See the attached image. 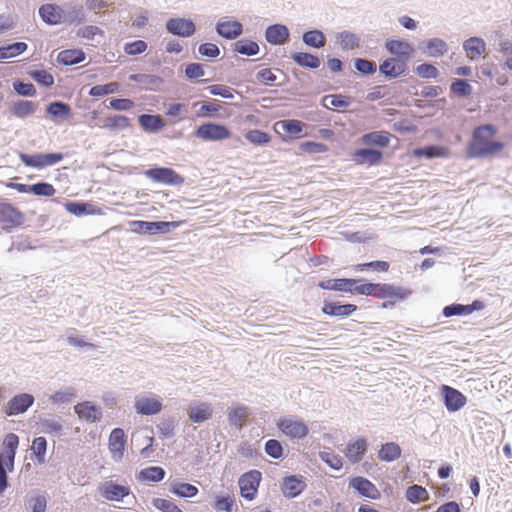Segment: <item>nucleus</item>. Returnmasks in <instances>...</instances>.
<instances>
[{
	"label": "nucleus",
	"mask_w": 512,
	"mask_h": 512,
	"mask_svg": "<svg viewBox=\"0 0 512 512\" xmlns=\"http://www.w3.org/2000/svg\"><path fill=\"white\" fill-rule=\"evenodd\" d=\"M444 397V403L448 411L456 412L465 406L467 399L457 389L448 385H443L441 388Z\"/></svg>",
	"instance_id": "obj_17"
},
{
	"label": "nucleus",
	"mask_w": 512,
	"mask_h": 512,
	"mask_svg": "<svg viewBox=\"0 0 512 512\" xmlns=\"http://www.w3.org/2000/svg\"><path fill=\"white\" fill-rule=\"evenodd\" d=\"M245 138L254 145H266L271 141L268 133L257 129L247 131Z\"/></svg>",
	"instance_id": "obj_53"
},
{
	"label": "nucleus",
	"mask_w": 512,
	"mask_h": 512,
	"mask_svg": "<svg viewBox=\"0 0 512 512\" xmlns=\"http://www.w3.org/2000/svg\"><path fill=\"white\" fill-rule=\"evenodd\" d=\"M182 222L181 221H157V222H148L142 220H134L130 222V230L133 233L137 234H157V233H167L170 228L178 227Z\"/></svg>",
	"instance_id": "obj_6"
},
{
	"label": "nucleus",
	"mask_w": 512,
	"mask_h": 512,
	"mask_svg": "<svg viewBox=\"0 0 512 512\" xmlns=\"http://www.w3.org/2000/svg\"><path fill=\"white\" fill-rule=\"evenodd\" d=\"M35 111V104L31 101L21 100L13 104L11 112L13 115L23 118Z\"/></svg>",
	"instance_id": "obj_47"
},
{
	"label": "nucleus",
	"mask_w": 512,
	"mask_h": 512,
	"mask_svg": "<svg viewBox=\"0 0 512 512\" xmlns=\"http://www.w3.org/2000/svg\"><path fill=\"white\" fill-rule=\"evenodd\" d=\"M134 407L138 414L155 415L162 410V401L155 395H143L136 398Z\"/></svg>",
	"instance_id": "obj_14"
},
{
	"label": "nucleus",
	"mask_w": 512,
	"mask_h": 512,
	"mask_svg": "<svg viewBox=\"0 0 512 512\" xmlns=\"http://www.w3.org/2000/svg\"><path fill=\"white\" fill-rule=\"evenodd\" d=\"M306 488V484L302 476H288L284 478L282 484V492L288 498L298 496Z\"/></svg>",
	"instance_id": "obj_26"
},
{
	"label": "nucleus",
	"mask_w": 512,
	"mask_h": 512,
	"mask_svg": "<svg viewBox=\"0 0 512 512\" xmlns=\"http://www.w3.org/2000/svg\"><path fill=\"white\" fill-rule=\"evenodd\" d=\"M101 496L108 501H121L131 492L127 485H120L113 481H105L99 486Z\"/></svg>",
	"instance_id": "obj_15"
},
{
	"label": "nucleus",
	"mask_w": 512,
	"mask_h": 512,
	"mask_svg": "<svg viewBox=\"0 0 512 512\" xmlns=\"http://www.w3.org/2000/svg\"><path fill=\"white\" fill-rule=\"evenodd\" d=\"M248 417L247 408L244 406H239L232 409L228 414V419L231 424L242 427Z\"/></svg>",
	"instance_id": "obj_52"
},
{
	"label": "nucleus",
	"mask_w": 512,
	"mask_h": 512,
	"mask_svg": "<svg viewBox=\"0 0 512 512\" xmlns=\"http://www.w3.org/2000/svg\"><path fill=\"white\" fill-rule=\"evenodd\" d=\"M208 90L212 95L221 96L226 99H231L234 97V90L225 85H211L208 87Z\"/></svg>",
	"instance_id": "obj_64"
},
{
	"label": "nucleus",
	"mask_w": 512,
	"mask_h": 512,
	"mask_svg": "<svg viewBox=\"0 0 512 512\" xmlns=\"http://www.w3.org/2000/svg\"><path fill=\"white\" fill-rule=\"evenodd\" d=\"M188 417L194 423H201L212 417V408L205 402L195 403L188 408Z\"/></svg>",
	"instance_id": "obj_27"
},
{
	"label": "nucleus",
	"mask_w": 512,
	"mask_h": 512,
	"mask_svg": "<svg viewBox=\"0 0 512 512\" xmlns=\"http://www.w3.org/2000/svg\"><path fill=\"white\" fill-rule=\"evenodd\" d=\"M217 32L224 38L234 39L242 33V24L232 20H222L217 24Z\"/></svg>",
	"instance_id": "obj_32"
},
{
	"label": "nucleus",
	"mask_w": 512,
	"mask_h": 512,
	"mask_svg": "<svg viewBox=\"0 0 512 512\" xmlns=\"http://www.w3.org/2000/svg\"><path fill=\"white\" fill-rule=\"evenodd\" d=\"M47 112L53 117L67 118L71 115V108L66 103L56 101L47 107Z\"/></svg>",
	"instance_id": "obj_50"
},
{
	"label": "nucleus",
	"mask_w": 512,
	"mask_h": 512,
	"mask_svg": "<svg viewBox=\"0 0 512 512\" xmlns=\"http://www.w3.org/2000/svg\"><path fill=\"white\" fill-rule=\"evenodd\" d=\"M356 270L358 271H364L366 269H373L378 272H387L390 268V264L387 261H371L366 263L357 264L355 266Z\"/></svg>",
	"instance_id": "obj_57"
},
{
	"label": "nucleus",
	"mask_w": 512,
	"mask_h": 512,
	"mask_svg": "<svg viewBox=\"0 0 512 512\" xmlns=\"http://www.w3.org/2000/svg\"><path fill=\"white\" fill-rule=\"evenodd\" d=\"M304 123L299 120L289 119V120H280L275 123L274 129L278 132L281 129L284 134L298 138L302 135Z\"/></svg>",
	"instance_id": "obj_30"
},
{
	"label": "nucleus",
	"mask_w": 512,
	"mask_h": 512,
	"mask_svg": "<svg viewBox=\"0 0 512 512\" xmlns=\"http://www.w3.org/2000/svg\"><path fill=\"white\" fill-rule=\"evenodd\" d=\"M401 448L395 442H388L381 446L378 451V458L381 461L392 462L397 460L401 456Z\"/></svg>",
	"instance_id": "obj_36"
},
{
	"label": "nucleus",
	"mask_w": 512,
	"mask_h": 512,
	"mask_svg": "<svg viewBox=\"0 0 512 512\" xmlns=\"http://www.w3.org/2000/svg\"><path fill=\"white\" fill-rule=\"evenodd\" d=\"M429 497L430 496L426 488L420 485H412L406 490V498L413 504L428 501Z\"/></svg>",
	"instance_id": "obj_41"
},
{
	"label": "nucleus",
	"mask_w": 512,
	"mask_h": 512,
	"mask_svg": "<svg viewBox=\"0 0 512 512\" xmlns=\"http://www.w3.org/2000/svg\"><path fill=\"white\" fill-rule=\"evenodd\" d=\"M42 431L46 434H58L62 431L63 425L60 418H46L41 421Z\"/></svg>",
	"instance_id": "obj_54"
},
{
	"label": "nucleus",
	"mask_w": 512,
	"mask_h": 512,
	"mask_svg": "<svg viewBox=\"0 0 512 512\" xmlns=\"http://www.w3.org/2000/svg\"><path fill=\"white\" fill-rule=\"evenodd\" d=\"M153 506L162 512H183L173 501L168 499L155 498Z\"/></svg>",
	"instance_id": "obj_58"
},
{
	"label": "nucleus",
	"mask_w": 512,
	"mask_h": 512,
	"mask_svg": "<svg viewBox=\"0 0 512 512\" xmlns=\"http://www.w3.org/2000/svg\"><path fill=\"white\" fill-rule=\"evenodd\" d=\"M320 458L335 470H339L342 468V458L339 455L334 454L333 452H321Z\"/></svg>",
	"instance_id": "obj_63"
},
{
	"label": "nucleus",
	"mask_w": 512,
	"mask_h": 512,
	"mask_svg": "<svg viewBox=\"0 0 512 512\" xmlns=\"http://www.w3.org/2000/svg\"><path fill=\"white\" fill-rule=\"evenodd\" d=\"M484 308V303L480 300H474L469 305L462 304H452L444 307L443 314L446 317L456 316V315H469L474 311H479Z\"/></svg>",
	"instance_id": "obj_24"
},
{
	"label": "nucleus",
	"mask_w": 512,
	"mask_h": 512,
	"mask_svg": "<svg viewBox=\"0 0 512 512\" xmlns=\"http://www.w3.org/2000/svg\"><path fill=\"white\" fill-rule=\"evenodd\" d=\"M360 291L363 292V296L387 299L382 303V308H391L412 294L410 289L390 283H364Z\"/></svg>",
	"instance_id": "obj_2"
},
{
	"label": "nucleus",
	"mask_w": 512,
	"mask_h": 512,
	"mask_svg": "<svg viewBox=\"0 0 512 512\" xmlns=\"http://www.w3.org/2000/svg\"><path fill=\"white\" fill-rule=\"evenodd\" d=\"M387 51L393 55V58L403 60L408 63L414 53L413 46L405 40H388L385 43Z\"/></svg>",
	"instance_id": "obj_18"
},
{
	"label": "nucleus",
	"mask_w": 512,
	"mask_h": 512,
	"mask_svg": "<svg viewBox=\"0 0 512 512\" xmlns=\"http://www.w3.org/2000/svg\"><path fill=\"white\" fill-rule=\"evenodd\" d=\"M140 126L149 132H156L164 128L165 122L159 115L143 114L139 117Z\"/></svg>",
	"instance_id": "obj_37"
},
{
	"label": "nucleus",
	"mask_w": 512,
	"mask_h": 512,
	"mask_svg": "<svg viewBox=\"0 0 512 512\" xmlns=\"http://www.w3.org/2000/svg\"><path fill=\"white\" fill-rule=\"evenodd\" d=\"M337 40L341 48L344 50H352L359 46V38L357 35L348 31L339 33Z\"/></svg>",
	"instance_id": "obj_46"
},
{
	"label": "nucleus",
	"mask_w": 512,
	"mask_h": 512,
	"mask_svg": "<svg viewBox=\"0 0 512 512\" xmlns=\"http://www.w3.org/2000/svg\"><path fill=\"white\" fill-rule=\"evenodd\" d=\"M171 492L180 497L191 498L197 495L198 488L189 483H175L171 487Z\"/></svg>",
	"instance_id": "obj_49"
},
{
	"label": "nucleus",
	"mask_w": 512,
	"mask_h": 512,
	"mask_svg": "<svg viewBox=\"0 0 512 512\" xmlns=\"http://www.w3.org/2000/svg\"><path fill=\"white\" fill-rule=\"evenodd\" d=\"M234 51L243 55L253 56L259 52V46L252 40L241 39L234 44Z\"/></svg>",
	"instance_id": "obj_43"
},
{
	"label": "nucleus",
	"mask_w": 512,
	"mask_h": 512,
	"mask_svg": "<svg viewBox=\"0 0 512 512\" xmlns=\"http://www.w3.org/2000/svg\"><path fill=\"white\" fill-rule=\"evenodd\" d=\"M299 149L304 153L318 154L324 153L328 150L327 146L323 143L314 141H306L300 144Z\"/></svg>",
	"instance_id": "obj_59"
},
{
	"label": "nucleus",
	"mask_w": 512,
	"mask_h": 512,
	"mask_svg": "<svg viewBox=\"0 0 512 512\" xmlns=\"http://www.w3.org/2000/svg\"><path fill=\"white\" fill-rule=\"evenodd\" d=\"M350 486L362 496L373 500H377L381 496L378 488L370 480L361 476L353 477L350 480Z\"/></svg>",
	"instance_id": "obj_19"
},
{
	"label": "nucleus",
	"mask_w": 512,
	"mask_h": 512,
	"mask_svg": "<svg viewBox=\"0 0 512 512\" xmlns=\"http://www.w3.org/2000/svg\"><path fill=\"white\" fill-rule=\"evenodd\" d=\"M367 451V442L364 438H358L347 445L345 455L349 461L359 462Z\"/></svg>",
	"instance_id": "obj_31"
},
{
	"label": "nucleus",
	"mask_w": 512,
	"mask_h": 512,
	"mask_svg": "<svg viewBox=\"0 0 512 512\" xmlns=\"http://www.w3.org/2000/svg\"><path fill=\"white\" fill-rule=\"evenodd\" d=\"M364 286L358 279L338 278L323 280L318 283V287L324 290L347 292L350 294L363 295L360 289Z\"/></svg>",
	"instance_id": "obj_5"
},
{
	"label": "nucleus",
	"mask_w": 512,
	"mask_h": 512,
	"mask_svg": "<svg viewBox=\"0 0 512 512\" xmlns=\"http://www.w3.org/2000/svg\"><path fill=\"white\" fill-rule=\"evenodd\" d=\"M56 190L54 186L47 182H39L31 185V193L36 196L51 197L55 194Z\"/></svg>",
	"instance_id": "obj_56"
},
{
	"label": "nucleus",
	"mask_w": 512,
	"mask_h": 512,
	"mask_svg": "<svg viewBox=\"0 0 512 512\" xmlns=\"http://www.w3.org/2000/svg\"><path fill=\"white\" fill-rule=\"evenodd\" d=\"M276 425L282 434L291 440L304 439L309 434V427L302 419L281 417Z\"/></svg>",
	"instance_id": "obj_4"
},
{
	"label": "nucleus",
	"mask_w": 512,
	"mask_h": 512,
	"mask_svg": "<svg viewBox=\"0 0 512 512\" xmlns=\"http://www.w3.org/2000/svg\"><path fill=\"white\" fill-rule=\"evenodd\" d=\"M30 76L40 85L50 87L54 84V77L46 70H36L30 72Z\"/></svg>",
	"instance_id": "obj_55"
},
{
	"label": "nucleus",
	"mask_w": 512,
	"mask_h": 512,
	"mask_svg": "<svg viewBox=\"0 0 512 512\" xmlns=\"http://www.w3.org/2000/svg\"><path fill=\"white\" fill-rule=\"evenodd\" d=\"M451 91L458 96L466 97L472 93V88L466 80L457 79L452 82Z\"/></svg>",
	"instance_id": "obj_60"
},
{
	"label": "nucleus",
	"mask_w": 512,
	"mask_h": 512,
	"mask_svg": "<svg viewBox=\"0 0 512 512\" xmlns=\"http://www.w3.org/2000/svg\"><path fill=\"white\" fill-rule=\"evenodd\" d=\"M144 174L154 182L163 183L166 185L179 186L184 183V178L172 168H152L146 170Z\"/></svg>",
	"instance_id": "obj_9"
},
{
	"label": "nucleus",
	"mask_w": 512,
	"mask_h": 512,
	"mask_svg": "<svg viewBox=\"0 0 512 512\" xmlns=\"http://www.w3.org/2000/svg\"><path fill=\"white\" fill-rule=\"evenodd\" d=\"M34 403V396L29 393H21L12 397L4 407L7 416L25 413Z\"/></svg>",
	"instance_id": "obj_13"
},
{
	"label": "nucleus",
	"mask_w": 512,
	"mask_h": 512,
	"mask_svg": "<svg viewBox=\"0 0 512 512\" xmlns=\"http://www.w3.org/2000/svg\"><path fill=\"white\" fill-rule=\"evenodd\" d=\"M127 438L122 428H114L108 438V449L111 454V458L115 462H119L124 457L126 448Z\"/></svg>",
	"instance_id": "obj_12"
},
{
	"label": "nucleus",
	"mask_w": 512,
	"mask_h": 512,
	"mask_svg": "<svg viewBox=\"0 0 512 512\" xmlns=\"http://www.w3.org/2000/svg\"><path fill=\"white\" fill-rule=\"evenodd\" d=\"M496 133V127L491 124L476 127L472 134V140L467 147L468 157L483 158L501 152L504 143L493 140Z\"/></svg>",
	"instance_id": "obj_1"
},
{
	"label": "nucleus",
	"mask_w": 512,
	"mask_h": 512,
	"mask_svg": "<svg viewBox=\"0 0 512 512\" xmlns=\"http://www.w3.org/2000/svg\"><path fill=\"white\" fill-rule=\"evenodd\" d=\"M74 411L81 420L90 423L99 421L102 417L101 409L90 401L78 403L75 405Z\"/></svg>",
	"instance_id": "obj_21"
},
{
	"label": "nucleus",
	"mask_w": 512,
	"mask_h": 512,
	"mask_svg": "<svg viewBox=\"0 0 512 512\" xmlns=\"http://www.w3.org/2000/svg\"><path fill=\"white\" fill-rule=\"evenodd\" d=\"M19 158L21 162L28 166L37 169H42L47 166H52L63 160L62 153H47V154H25L20 153Z\"/></svg>",
	"instance_id": "obj_8"
},
{
	"label": "nucleus",
	"mask_w": 512,
	"mask_h": 512,
	"mask_svg": "<svg viewBox=\"0 0 512 512\" xmlns=\"http://www.w3.org/2000/svg\"><path fill=\"white\" fill-rule=\"evenodd\" d=\"M391 135L389 132H370L364 134L361 141L365 145H375L379 147H387L390 144Z\"/></svg>",
	"instance_id": "obj_34"
},
{
	"label": "nucleus",
	"mask_w": 512,
	"mask_h": 512,
	"mask_svg": "<svg viewBox=\"0 0 512 512\" xmlns=\"http://www.w3.org/2000/svg\"><path fill=\"white\" fill-rule=\"evenodd\" d=\"M195 136L203 141H222L230 138L231 132L223 124L208 122L196 129Z\"/></svg>",
	"instance_id": "obj_7"
},
{
	"label": "nucleus",
	"mask_w": 512,
	"mask_h": 512,
	"mask_svg": "<svg viewBox=\"0 0 512 512\" xmlns=\"http://www.w3.org/2000/svg\"><path fill=\"white\" fill-rule=\"evenodd\" d=\"M23 222L24 214L18 208L9 203L0 205V224L3 229H14L21 226Z\"/></svg>",
	"instance_id": "obj_11"
},
{
	"label": "nucleus",
	"mask_w": 512,
	"mask_h": 512,
	"mask_svg": "<svg viewBox=\"0 0 512 512\" xmlns=\"http://www.w3.org/2000/svg\"><path fill=\"white\" fill-rule=\"evenodd\" d=\"M166 29L173 35L189 37L195 32V25L191 20L172 18L166 24Z\"/></svg>",
	"instance_id": "obj_22"
},
{
	"label": "nucleus",
	"mask_w": 512,
	"mask_h": 512,
	"mask_svg": "<svg viewBox=\"0 0 512 512\" xmlns=\"http://www.w3.org/2000/svg\"><path fill=\"white\" fill-rule=\"evenodd\" d=\"M463 49L470 60H477L486 51V44L482 38L471 37L463 43Z\"/></svg>",
	"instance_id": "obj_28"
},
{
	"label": "nucleus",
	"mask_w": 512,
	"mask_h": 512,
	"mask_svg": "<svg viewBox=\"0 0 512 512\" xmlns=\"http://www.w3.org/2000/svg\"><path fill=\"white\" fill-rule=\"evenodd\" d=\"M19 446V437L14 433L5 435L0 451V494H2L8 485L7 471L14 468L16 450Z\"/></svg>",
	"instance_id": "obj_3"
},
{
	"label": "nucleus",
	"mask_w": 512,
	"mask_h": 512,
	"mask_svg": "<svg viewBox=\"0 0 512 512\" xmlns=\"http://www.w3.org/2000/svg\"><path fill=\"white\" fill-rule=\"evenodd\" d=\"M325 36L319 30H311L303 35V41L306 45L314 48H322L325 45Z\"/></svg>",
	"instance_id": "obj_45"
},
{
	"label": "nucleus",
	"mask_w": 512,
	"mask_h": 512,
	"mask_svg": "<svg viewBox=\"0 0 512 512\" xmlns=\"http://www.w3.org/2000/svg\"><path fill=\"white\" fill-rule=\"evenodd\" d=\"M426 49H427L428 55L431 57L442 56L448 50L446 42L439 38H434V39L429 40L426 44Z\"/></svg>",
	"instance_id": "obj_48"
},
{
	"label": "nucleus",
	"mask_w": 512,
	"mask_h": 512,
	"mask_svg": "<svg viewBox=\"0 0 512 512\" xmlns=\"http://www.w3.org/2000/svg\"><path fill=\"white\" fill-rule=\"evenodd\" d=\"M413 156L415 157H426L428 159L432 158H445L448 157L450 152L449 149L445 146H427L423 148H415L412 151Z\"/></svg>",
	"instance_id": "obj_33"
},
{
	"label": "nucleus",
	"mask_w": 512,
	"mask_h": 512,
	"mask_svg": "<svg viewBox=\"0 0 512 512\" xmlns=\"http://www.w3.org/2000/svg\"><path fill=\"white\" fill-rule=\"evenodd\" d=\"M85 59V53L81 49H66L57 56L58 63L62 65H74Z\"/></svg>",
	"instance_id": "obj_35"
},
{
	"label": "nucleus",
	"mask_w": 512,
	"mask_h": 512,
	"mask_svg": "<svg viewBox=\"0 0 512 512\" xmlns=\"http://www.w3.org/2000/svg\"><path fill=\"white\" fill-rule=\"evenodd\" d=\"M265 36L270 44L281 45L288 40L289 30L284 25L275 24L267 28Z\"/></svg>",
	"instance_id": "obj_29"
},
{
	"label": "nucleus",
	"mask_w": 512,
	"mask_h": 512,
	"mask_svg": "<svg viewBox=\"0 0 512 512\" xmlns=\"http://www.w3.org/2000/svg\"><path fill=\"white\" fill-rule=\"evenodd\" d=\"M358 307L355 304H339L337 302L324 301L322 313L331 317H348L356 312Z\"/></svg>",
	"instance_id": "obj_20"
},
{
	"label": "nucleus",
	"mask_w": 512,
	"mask_h": 512,
	"mask_svg": "<svg viewBox=\"0 0 512 512\" xmlns=\"http://www.w3.org/2000/svg\"><path fill=\"white\" fill-rule=\"evenodd\" d=\"M42 20L50 25H56L62 22L64 17L63 9L55 4H44L39 9Z\"/></svg>",
	"instance_id": "obj_25"
},
{
	"label": "nucleus",
	"mask_w": 512,
	"mask_h": 512,
	"mask_svg": "<svg viewBox=\"0 0 512 512\" xmlns=\"http://www.w3.org/2000/svg\"><path fill=\"white\" fill-rule=\"evenodd\" d=\"M129 118L124 115H113L106 117L103 121L102 128L109 130H122L129 127Z\"/></svg>",
	"instance_id": "obj_40"
},
{
	"label": "nucleus",
	"mask_w": 512,
	"mask_h": 512,
	"mask_svg": "<svg viewBox=\"0 0 512 512\" xmlns=\"http://www.w3.org/2000/svg\"><path fill=\"white\" fill-rule=\"evenodd\" d=\"M27 44L24 42H16L8 46L0 47V60L16 57L27 50Z\"/></svg>",
	"instance_id": "obj_42"
},
{
	"label": "nucleus",
	"mask_w": 512,
	"mask_h": 512,
	"mask_svg": "<svg viewBox=\"0 0 512 512\" xmlns=\"http://www.w3.org/2000/svg\"><path fill=\"white\" fill-rule=\"evenodd\" d=\"M265 452L274 459H279L283 454V447L278 440L270 439L265 444Z\"/></svg>",
	"instance_id": "obj_61"
},
{
	"label": "nucleus",
	"mask_w": 512,
	"mask_h": 512,
	"mask_svg": "<svg viewBox=\"0 0 512 512\" xmlns=\"http://www.w3.org/2000/svg\"><path fill=\"white\" fill-rule=\"evenodd\" d=\"M46 450V439L44 437H36L32 442L31 451L33 455L36 457L39 464L45 463Z\"/></svg>",
	"instance_id": "obj_44"
},
{
	"label": "nucleus",
	"mask_w": 512,
	"mask_h": 512,
	"mask_svg": "<svg viewBox=\"0 0 512 512\" xmlns=\"http://www.w3.org/2000/svg\"><path fill=\"white\" fill-rule=\"evenodd\" d=\"M382 158V153L373 149H358L352 154V160L358 165H378Z\"/></svg>",
	"instance_id": "obj_23"
},
{
	"label": "nucleus",
	"mask_w": 512,
	"mask_h": 512,
	"mask_svg": "<svg viewBox=\"0 0 512 512\" xmlns=\"http://www.w3.org/2000/svg\"><path fill=\"white\" fill-rule=\"evenodd\" d=\"M416 73L421 78H436L439 75L438 69L428 63L420 64L416 67Z\"/></svg>",
	"instance_id": "obj_62"
},
{
	"label": "nucleus",
	"mask_w": 512,
	"mask_h": 512,
	"mask_svg": "<svg viewBox=\"0 0 512 512\" xmlns=\"http://www.w3.org/2000/svg\"><path fill=\"white\" fill-rule=\"evenodd\" d=\"M119 87L120 85L118 82H110L108 84L95 85L90 89L89 95L93 97H100L107 94H112L117 92L119 90Z\"/></svg>",
	"instance_id": "obj_51"
},
{
	"label": "nucleus",
	"mask_w": 512,
	"mask_h": 512,
	"mask_svg": "<svg viewBox=\"0 0 512 512\" xmlns=\"http://www.w3.org/2000/svg\"><path fill=\"white\" fill-rule=\"evenodd\" d=\"M292 60L301 67L316 69L320 66V59L312 54L297 52L291 55Z\"/></svg>",
	"instance_id": "obj_38"
},
{
	"label": "nucleus",
	"mask_w": 512,
	"mask_h": 512,
	"mask_svg": "<svg viewBox=\"0 0 512 512\" xmlns=\"http://www.w3.org/2000/svg\"><path fill=\"white\" fill-rule=\"evenodd\" d=\"M261 481V472L251 470L244 473L239 479L240 494L247 500H253L258 492Z\"/></svg>",
	"instance_id": "obj_10"
},
{
	"label": "nucleus",
	"mask_w": 512,
	"mask_h": 512,
	"mask_svg": "<svg viewBox=\"0 0 512 512\" xmlns=\"http://www.w3.org/2000/svg\"><path fill=\"white\" fill-rule=\"evenodd\" d=\"M165 474V470L162 467L151 466L142 469L138 474V478L142 481L160 482L164 479Z\"/></svg>",
	"instance_id": "obj_39"
},
{
	"label": "nucleus",
	"mask_w": 512,
	"mask_h": 512,
	"mask_svg": "<svg viewBox=\"0 0 512 512\" xmlns=\"http://www.w3.org/2000/svg\"><path fill=\"white\" fill-rule=\"evenodd\" d=\"M379 71L387 78H397L408 71V63L397 58H387L379 65Z\"/></svg>",
	"instance_id": "obj_16"
}]
</instances>
